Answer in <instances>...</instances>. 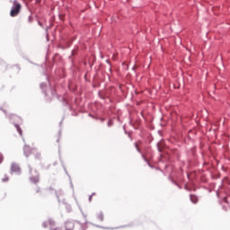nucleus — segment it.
I'll use <instances>...</instances> for the list:
<instances>
[{"label": "nucleus", "instance_id": "nucleus-10", "mask_svg": "<svg viewBox=\"0 0 230 230\" xmlns=\"http://www.w3.org/2000/svg\"><path fill=\"white\" fill-rule=\"evenodd\" d=\"M23 154L25 157H30V155H31V147H30V146L28 145H25L23 146Z\"/></svg>", "mask_w": 230, "mask_h": 230}, {"label": "nucleus", "instance_id": "nucleus-27", "mask_svg": "<svg viewBox=\"0 0 230 230\" xmlns=\"http://www.w3.org/2000/svg\"><path fill=\"white\" fill-rule=\"evenodd\" d=\"M40 153H37L36 155H35V159H40Z\"/></svg>", "mask_w": 230, "mask_h": 230}, {"label": "nucleus", "instance_id": "nucleus-11", "mask_svg": "<svg viewBox=\"0 0 230 230\" xmlns=\"http://www.w3.org/2000/svg\"><path fill=\"white\" fill-rule=\"evenodd\" d=\"M54 193L58 199V202H60V197H63L64 190H62V189H59L58 190H54Z\"/></svg>", "mask_w": 230, "mask_h": 230}, {"label": "nucleus", "instance_id": "nucleus-51", "mask_svg": "<svg viewBox=\"0 0 230 230\" xmlns=\"http://www.w3.org/2000/svg\"><path fill=\"white\" fill-rule=\"evenodd\" d=\"M128 137H129V138L131 137L130 135H128Z\"/></svg>", "mask_w": 230, "mask_h": 230}, {"label": "nucleus", "instance_id": "nucleus-36", "mask_svg": "<svg viewBox=\"0 0 230 230\" xmlns=\"http://www.w3.org/2000/svg\"><path fill=\"white\" fill-rule=\"evenodd\" d=\"M97 227H100L101 229H106L105 227L100 226H97Z\"/></svg>", "mask_w": 230, "mask_h": 230}, {"label": "nucleus", "instance_id": "nucleus-43", "mask_svg": "<svg viewBox=\"0 0 230 230\" xmlns=\"http://www.w3.org/2000/svg\"><path fill=\"white\" fill-rule=\"evenodd\" d=\"M148 165L152 168V165L150 164H148Z\"/></svg>", "mask_w": 230, "mask_h": 230}, {"label": "nucleus", "instance_id": "nucleus-34", "mask_svg": "<svg viewBox=\"0 0 230 230\" xmlns=\"http://www.w3.org/2000/svg\"><path fill=\"white\" fill-rule=\"evenodd\" d=\"M39 191H40V188H37V190H36V193H39Z\"/></svg>", "mask_w": 230, "mask_h": 230}, {"label": "nucleus", "instance_id": "nucleus-32", "mask_svg": "<svg viewBox=\"0 0 230 230\" xmlns=\"http://www.w3.org/2000/svg\"><path fill=\"white\" fill-rule=\"evenodd\" d=\"M88 200H89V202H93V196H89V198H88Z\"/></svg>", "mask_w": 230, "mask_h": 230}, {"label": "nucleus", "instance_id": "nucleus-33", "mask_svg": "<svg viewBox=\"0 0 230 230\" xmlns=\"http://www.w3.org/2000/svg\"><path fill=\"white\" fill-rule=\"evenodd\" d=\"M209 164L208 162L203 163V166H208Z\"/></svg>", "mask_w": 230, "mask_h": 230}, {"label": "nucleus", "instance_id": "nucleus-48", "mask_svg": "<svg viewBox=\"0 0 230 230\" xmlns=\"http://www.w3.org/2000/svg\"><path fill=\"white\" fill-rule=\"evenodd\" d=\"M110 71H112V69H111V68H110Z\"/></svg>", "mask_w": 230, "mask_h": 230}, {"label": "nucleus", "instance_id": "nucleus-25", "mask_svg": "<svg viewBox=\"0 0 230 230\" xmlns=\"http://www.w3.org/2000/svg\"><path fill=\"white\" fill-rule=\"evenodd\" d=\"M28 22L30 23L33 22V17L31 15L29 16Z\"/></svg>", "mask_w": 230, "mask_h": 230}, {"label": "nucleus", "instance_id": "nucleus-16", "mask_svg": "<svg viewBox=\"0 0 230 230\" xmlns=\"http://www.w3.org/2000/svg\"><path fill=\"white\" fill-rule=\"evenodd\" d=\"M96 217H97L98 220H100L101 222H103V220H104V216H103V212H102V211H101L100 213H98V214L96 215Z\"/></svg>", "mask_w": 230, "mask_h": 230}, {"label": "nucleus", "instance_id": "nucleus-14", "mask_svg": "<svg viewBox=\"0 0 230 230\" xmlns=\"http://www.w3.org/2000/svg\"><path fill=\"white\" fill-rule=\"evenodd\" d=\"M156 146H157L158 152H160V154L163 153V151L164 150V143L160 141L156 144Z\"/></svg>", "mask_w": 230, "mask_h": 230}, {"label": "nucleus", "instance_id": "nucleus-26", "mask_svg": "<svg viewBox=\"0 0 230 230\" xmlns=\"http://www.w3.org/2000/svg\"><path fill=\"white\" fill-rule=\"evenodd\" d=\"M98 119L101 121V123L105 121V118L98 117Z\"/></svg>", "mask_w": 230, "mask_h": 230}, {"label": "nucleus", "instance_id": "nucleus-17", "mask_svg": "<svg viewBox=\"0 0 230 230\" xmlns=\"http://www.w3.org/2000/svg\"><path fill=\"white\" fill-rule=\"evenodd\" d=\"M114 125V119H109L108 122H107V127L109 128H111V127H112Z\"/></svg>", "mask_w": 230, "mask_h": 230}, {"label": "nucleus", "instance_id": "nucleus-38", "mask_svg": "<svg viewBox=\"0 0 230 230\" xmlns=\"http://www.w3.org/2000/svg\"><path fill=\"white\" fill-rule=\"evenodd\" d=\"M83 217H84V218H87V216H85V214H84V213H83Z\"/></svg>", "mask_w": 230, "mask_h": 230}, {"label": "nucleus", "instance_id": "nucleus-12", "mask_svg": "<svg viewBox=\"0 0 230 230\" xmlns=\"http://www.w3.org/2000/svg\"><path fill=\"white\" fill-rule=\"evenodd\" d=\"M59 159H60L61 166H62L66 175H67L68 179H71V175L67 172V169L66 168V164H64V161H62V158L60 156H59Z\"/></svg>", "mask_w": 230, "mask_h": 230}, {"label": "nucleus", "instance_id": "nucleus-46", "mask_svg": "<svg viewBox=\"0 0 230 230\" xmlns=\"http://www.w3.org/2000/svg\"><path fill=\"white\" fill-rule=\"evenodd\" d=\"M102 100H105V97H102Z\"/></svg>", "mask_w": 230, "mask_h": 230}, {"label": "nucleus", "instance_id": "nucleus-20", "mask_svg": "<svg viewBox=\"0 0 230 230\" xmlns=\"http://www.w3.org/2000/svg\"><path fill=\"white\" fill-rule=\"evenodd\" d=\"M68 87H69L70 91H76V87H75V85H73V84H69Z\"/></svg>", "mask_w": 230, "mask_h": 230}, {"label": "nucleus", "instance_id": "nucleus-28", "mask_svg": "<svg viewBox=\"0 0 230 230\" xmlns=\"http://www.w3.org/2000/svg\"><path fill=\"white\" fill-rule=\"evenodd\" d=\"M48 28H49V27L46 28L47 40H49V34L48 33Z\"/></svg>", "mask_w": 230, "mask_h": 230}, {"label": "nucleus", "instance_id": "nucleus-9", "mask_svg": "<svg viewBox=\"0 0 230 230\" xmlns=\"http://www.w3.org/2000/svg\"><path fill=\"white\" fill-rule=\"evenodd\" d=\"M11 172L21 174V167L19 166L18 164L13 163L11 165Z\"/></svg>", "mask_w": 230, "mask_h": 230}, {"label": "nucleus", "instance_id": "nucleus-19", "mask_svg": "<svg viewBox=\"0 0 230 230\" xmlns=\"http://www.w3.org/2000/svg\"><path fill=\"white\" fill-rule=\"evenodd\" d=\"M69 182L71 189L73 190V191H75V186L73 185V180L71 178L69 179Z\"/></svg>", "mask_w": 230, "mask_h": 230}, {"label": "nucleus", "instance_id": "nucleus-40", "mask_svg": "<svg viewBox=\"0 0 230 230\" xmlns=\"http://www.w3.org/2000/svg\"><path fill=\"white\" fill-rule=\"evenodd\" d=\"M74 103H76V99H74Z\"/></svg>", "mask_w": 230, "mask_h": 230}, {"label": "nucleus", "instance_id": "nucleus-30", "mask_svg": "<svg viewBox=\"0 0 230 230\" xmlns=\"http://www.w3.org/2000/svg\"><path fill=\"white\" fill-rule=\"evenodd\" d=\"M3 159H4L3 155L0 153V164L1 163H3Z\"/></svg>", "mask_w": 230, "mask_h": 230}, {"label": "nucleus", "instance_id": "nucleus-15", "mask_svg": "<svg viewBox=\"0 0 230 230\" xmlns=\"http://www.w3.org/2000/svg\"><path fill=\"white\" fill-rule=\"evenodd\" d=\"M190 199L192 204H197V202H199V198L195 194H190Z\"/></svg>", "mask_w": 230, "mask_h": 230}, {"label": "nucleus", "instance_id": "nucleus-21", "mask_svg": "<svg viewBox=\"0 0 230 230\" xmlns=\"http://www.w3.org/2000/svg\"><path fill=\"white\" fill-rule=\"evenodd\" d=\"M10 180V178L8 176H4V178L2 179L3 182H8V181Z\"/></svg>", "mask_w": 230, "mask_h": 230}, {"label": "nucleus", "instance_id": "nucleus-22", "mask_svg": "<svg viewBox=\"0 0 230 230\" xmlns=\"http://www.w3.org/2000/svg\"><path fill=\"white\" fill-rule=\"evenodd\" d=\"M135 147H136L137 151L138 152V154H142L141 149H139V147L137 146V143H135Z\"/></svg>", "mask_w": 230, "mask_h": 230}, {"label": "nucleus", "instance_id": "nucleus-6", "mask_svg": "<svg viewBox=\"0 0 230 230\" xmlns=\"http://www.w3.org/2000/svg\"><path fill=\"white\" fill-rule=\"evenodd\" d=\"M62 100H63V104L66 105L67 108L72 111L71 115L76 116V111H75V107L73 106V104H71V102H69V100L66 97H62Z\"/></svg>", "mask_w": 230, "mask_h": 230}, {"label": "nucleus", "instance_id": "nucleus-37", "mask_svg": "<svg viewBox=\"0 0 230 230\" xmlns=\"http://www.w3.org/2000/svg\"><path fill=\"white\" fill-rule=\"evenodd\" d=\"M94 195H96V192H93L91 196L94 197Z\"/></svg>", "mask_w": 230, "mask_h": 230}, {"label": "nucleus", "instance_id": "nucleus-13", "mask_svg": "<svg viewBox=\"0 0 230 230\" xmlns=\"http://www.w3.org/2000/svg\"><path fill=\"white\" fill-rule=\"evenodd\" d=\"M78 55V48L76 49H74L72 51H71V55L68 57V59L71 60V62H73V57Z\"/></svg>", "mask_w": 230, "mask_h": 230}, {"label": "nucleus", "instance_id": "nucleus-35", "mask_svg": "<svg viewBox=\"0 0 230 230\" xmlns=\"http://www.w3.org/2000/svg\"><path fill=\"white\" fill-rule=\"evenodd\" d=\"M54 190H53V188H49V191H53Z\"/></svg>", "mask_w": 230, "mask_h": 230}, {"label": "nucleus", "instance_id": "nucleus-18", "mask_svg": "<svg viewBox=\"0 0 230 230\" xmlns=\"http://www.w3.org/2000/svg\"><path fill=\"white\" fill-rule=\"evenodd\" d=\"M62 137V128H60L59 130H58V140H57V143H58L59 141H60V138Z\"/></svg>", "mask_w": 230, "mask_h": 230}, {"label": "nucleus", "instance_id": "nucleus-29", "mask_svg": "<svg viewBox=\"0 0 230 230\" xmlns=\"http://www.w3.org/2000/svg\"><path fill=\"white\" fill-rule=\"evenodd\" d=\"M38 24L39 26H40V28H44V25H42V22H40V21H38Z\"/></svg>", "mask_w": 230, "mask_h": 230}, {"label": "nucleus", "instance_id": "nucleus-1", "mask_svg": "<svg viewBox=\"0 0 230 230\" xmlns=\"http://www.w3.org/2000/svg\"><path fill=\"white\" fill-rule=\"evenodd\" d=\"M0 111H3L5 117L9 119L11 123H13V125H14L18 134L21 136V137H22V128H21V126L19 125V123H22V119L15 114L8 115L6 110H3V108H0Z\"/></svg>", "mask_w": 230, "mask_h": 230}, {"label": "nucleus", "instance_id": "nucleus-47", "mask_svg": "<svg viewBox=\"0 0 230 230\" xmlns=\"http://www.w3.org/2000/svg\"><path fill=\"white\" fill-rule=\"evenodd\" d=\"M188 187L185 185V190L187 189Z\"/></svg>", "mask_w": 230, "mask_h": 230}, {"label": "nucleus", "instance_id": "nucleus-31", "mask_svg": "<svg viewBox=\"0 0 230 230\" xmlns=\"http://www.w3.org/2000/svg\"><path fill=\"white\" fill-rule=\"evenodd\" d=\"M142 157H143L144 161H146V163H148V160L145 157V155L142 154Z\"/></svg>", "mask_w": 230, "mask_h": 230}, {"label": "nucleus", "instance_id": "nucleus-50", "mask_svg": "<svg viewBox=\"0 0 230 230\" xmlns=\"http://www.w3.org/2000/svg\"><path fill=\"white\" fill-rule=\"evenodd\" d=\"M125 134H127V130H125Z\"/></svg>", "mask_w": 230, "mask_h": 230}, {"label": "nucleus", "instance_id": "nucleus-42", "mask_svg": "<svg viewBox=\"0 0 230 230\" xmlns=\"http://www.w3.org/2000/svg\"><path fill=\"white\" fill-rule=\"evenodd\" d=\"M84 66H87V62H84Z\"/></svg>", "mask_w": 230, "mask_h": 230}, {"label": "nucleus", "instance_id": "nucleus-7", "mask_svg": "<svg viewBox=\"0 0 230 230\" xmlns=\"http://www.w3.org/2000/svg\"><path fill=\"white\" fill-rule=\"evenodd\" d=\"M76 40V37L72 38L68 40H63L62 44L59 45V48L61 49H67L68 48H71V44H73V41Z\"/></svg>", "mask_w": 230, "mask_h": 230}, {"label": "nucleus", "instance_id": "nucleus-41", "mask_svg": "<svg viewBox=\"0 0 230 230\" xmlns=\"http://www.w3.org/2000/svg\"><path fill=\"white\" fill-rule=\"evenodd\" d=\"M129 125H134V124H132V121H129Z\"/></svg>", "mask_w": 230, "mask_h": 230}, {"label": "nucleus", "instance_id": "nucleus-39", "mask_svg": "<svg viewBox=\"0 0 230 230\" xmlns=\"http://www.w3.org/2000/svg\"><path fill=\"white\" fill-rule=\"evenodd\" d=\"M53 165H54V166H57V162H55V163L53 164Z\"/></svg>", "mask_w": 230, "mask_h": 230}, {"label": "nucleus", "instance_id": "nucleus-49", "mask_svg": "<svg viewBox=\"0 0 230 230\" xmlns=\"http://www.w3.org/2000/svg\"><path fill=\"white\" fill-rule=\"evenodd\" d=\"M123 128H124V130H125V126H123Z\"/></svg>", "mask_w": 230, "mask_h": 230}, {"label": "nucleus", "instance_id": "nucleus-5", "mask_svg": "<svg viewBox=\"0 0 230 230\" xmlns=\"http://www.w3.org/2000/svg\"><path fill=\"white\" fill-rule=\"evenodd\" d=\"M169 181L174 184V186H177V188H179V190H182V185L181 182H184V181L182 180V178L181 177H176V179H173L172 176H169Z\"/></svg>", "mask_w": 230, "mask_h": 230}, {"label": "nucleus", "instance_id": "nucleus-45", "mask_svg": "<svg viewBox=\"0 0 230 230\" xmlns=\"http://www.w3.org/2000/svg\"><path fill=\"white\" fill-rule=\"evenodd\" d=\"M90 66L93 67V64H91Z\"/></svg>", "mask_w": 230, "mask_h": 230}, {"label": "nucleus", "instance_id": "nucleus-24", "mask_svg": "<svg viewBox=\"0 0 230 230\" xmlns=\"http://www.w3.org/2000/svg\"><path fill=\"white\" fill-rule=\"evenodd\" d=\"M130 226H128V225H125V226H118V227H116V229H123V228H125V227H129Z\"/></svg>", "mask_w": 230, "mask_h": 230}, {"label": "nucleus", "instance_id": "nucleus-23", "mask_svg": "<svg viewBox=\"0 0 230 230\" xmlns=\"http://www.w3.org/2000/svg\"><path fill=\"white\" fill-rule=\"evenodd\" d=\"M88 116H89L90 118H93V119H98V117L93 115L92 113H89Z\"/></svg>", "mask_w": 230, "mask_h": 230}, {"label": "nucleus", "instance_id": "nucleus-4", "mask_svg": "<svg viewBox=\"0 0 230 230\" xmlns=\"http://www.w3.org/2000/svg\"><path fill=\"white\" fill-rule=\"evenodd\" d=\"M13 6L10 11V17H17L19 13H21V8H22V5H21L20 3L17 2V0H14L13 3Z\"/></svg>", "mask_w": 230, "mask_h": 230}, {"label": "nucleus", "instance_id": "nucleus-8", "mask_svg": "<svg viewBox=\"0 0 230 230\" xmlns=\"http://www.w3.org/2000/svg\"><path fill=\"white\" fill-rule=\"evenodd\" d=\"M48 226H50V230H61L59 227L54 228L55 227V221L52 219H49L48 221L43 222L42 226L43 227H48Z\"/></svg>", "mask_w": 230, "mask_h": 230}, {"label": "nucleus", "instance_id": "nucleus-3", "mask_svg": "<svg viewBox=\"0 0 230 230\" xmlns=\"http://www.w3.org/2000/svg\"><path fill=\"white\" fill-rule=\"evenodd\" d=\"M29 168V173H30V181L32 184H39V182H40V174L39 173V172H37V170L34 171L33 173V169L31 168V165H28Z\"/></svg>", "mask_w": 230, "mask_h": 230}, {"label": "nucleus", "instance_id": "nucleus-2", "mask_svg": "<svg viewBox=\"0 0 230 230\" xmlns=\"http://www.w3.org/2000/svg\"><path fill=\"white\" fill-rule=\"evenodd\" d=\"M47 80H48V84H49V88H48V84L41 83L40 89H41L43 94H45V96H49V95L55 96V94H57V90H55L53 87H51L49 77H47Z\"/></svg>", "mask_w": 230, "mask_h": 230}, {"label": "nucleus", "instance_id": "nucleus-44", "mask_svg": "<svg viewBox=\"0 0 230 230\" xmlns=\"http://www.w3.org/2000/svg\"><path fill=\"white\" fill-rule=\"evenodd\" d=\"M180 173H182V170L180 171Z\"/></svg>", "mask_w": 230, "mask_h": 230}]
</instances>
